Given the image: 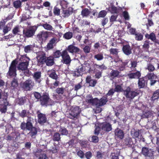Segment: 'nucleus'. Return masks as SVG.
I'll return each mask as SVG.
<instances>
[{
  "label": "nucleus",
  "mask_w": 159,
  "mask_h": 159,
  "mask_svg": "<svg viewBox=\"0 0 159 159\" xmlns=\"http://www.w3.org/2000/svg\"><path fill=\"white\" fill-rule=\"evenodd\" d=\"M86 101L88 103L97 106H101L106 104L107 102V99L105 98H102L100 100L95 98L93 99L92 96L89 95L86 97Z\"/></svg>",
  "instance_id": "f257e3e1"
},
{
  "label": "nucleus",
  "mask_w": 159,
  "mask_h": 159,
  "mask_svg": "<svg viewBox=\"0 0 159 159\" xmlns=\"http://www.w3.org/2000/svg\"><path fill=\"white\" fill-rule=\"evenodd\" d=\"M23 61L20 62L17 66V68L19 70H26V71L25 72V74L26 75H30V72L29 71L26 70L27 66L29 65L30 59L28 57H22Z\"/></svg>",
  "instance_id": "f03ea898"
},
{
  "label": "nucleus",
  "mask_w": 159,
  "mask_h": 159,
  "mask_svg": "<svg viewBox=\"0 0 159 159\" xmlns=\"http://www.w3.org/2000/svg\"><path fill=\"white\" fill-rule=\"evenodd\" d=\"M40 101L42 105L46 106L52 105L54 104L53 101L50 98L48 94L46 93L42 96Z\"/></svg>",
  "instance_id": "7ed1b4c3"
},
{
  "label": "nucleus",
  "mask_w": 159,
  "mask_h": 159,
  "mask_svg": "<svg viewBox=\"0 0 159 159\" xmlns=\"http://www.w3.org/2000/svg\"><path fill=\"white\" fill-rule=\"evenodd\" d=\"M124 93L125 96L130 99H133L139 94L138 91L137 90H132L129 87L127 88L126 90L124 91Z\"/></svg>",
  "instance_id": "20e7f679"
},
{
  "label": "nucleus",
  "mask_w": 159,
  "mask_h": 159,
  "mask_svg": "<svg viewBox=\"0 0 159 159\" xmlns=\"http://www.w3.org/2000/svg\"><path fill=\"white\" fill-rule=\"evenodd\" d=\"M37 29V26H34L30 27L26 30H23V32L24 36L27 38L32 37L34 35Z\"/></svg>",
  "instance_id": "39448f33"
},
{
  "label": "nucleus",
  "mask_w": 159,
  "mask_h": 159,
  "mask_svg": "<svg viewBox=\"0 0 159 159\" xmlns=\"http://www.w3.org/2000/svg\"><path fill=\"white\" fill-rule=\"evenodd\" d=\"M81 111V109L77 106L73 107L70 109L69 118L73 119L76 118Z\"/></svg>",
  "instance_id": "423d86ee"
},
{
  "label": "nucleus",
  "mask_w": 159,
  "mask_h": 159,
  "mask_svg": "<svg viewBox=\"0 0 159 159\" xmlns=\"http://www.w3.org/2000/svg\"><path fill=\"white\" fill-rule=\"evenodd\" d=\"M33 153L38 159H47L48 157L44 151L40 149L34 150Z\"/></svg>",
  "instance_id": "0eeeda50"
},
{
  "label": "nucleus",
  "mask_w": 159,
  "mask_h": 159,
  "mask_svg": "<svg viewBox=\"0 0 159 159\" xmlns=\"http://www.w3.org/2000/svg\"><path fill=\"white\" fill-rule=\"evenodd\" d=\"M17 62L16 61H13L11 65L9 67L8 72L7 74V77L9 75V76H15L16 75V65Z\"/></svg>",
  "instance_id": "6e6552de"
},
{
  "label": "nucleus",
  "mask_w": 159,
  "mask_h": 159,
  "mask_svg": "<svg viewBox=\"0 0 159 159\" xmlns=\"http://www.w3.org/2000/svg\"><path fill=\"white\" fill-rule=\"evenodd\" d=\"M7 98V95L6 94L4 98H3L2 101L0 102V111L2 113H5L7 111V106L8 104Z\"/></svg>",
  "instance_id": "1a4fd4ad"
},
{
  "label": "nucleus",
  "mask_w": 159,
  "mask_h": 159,
  "mask_svg": "<svg viewBox=\"0 0 159 159\" xmlns=\"http://www.w3.org/2000/svg\"><path fill=\"white\" fill-rule=\"evenodd\" d=\"M34 84V82L31 80H27L22 84V87L26 90H31L33 89Z\"/></svg>",
  "instance_id": "9d476101"
},
{
  "label": "nucleus",
  "mask_w": 159,
  "mask_h": 159,
  "mask_svg": "<svg viewBox=\"0 0 159 159\" xmlns=\"http://www.w3.org/2000/svg\"><path fill=\"white\" fill-rule=\"evenodd\" d=\"M61 57L62 59L61 61L64 63L66 64H70L71 60L66 50H65L62 51Z\"/></svg>",
  "instance_id": "9b49d317"
},
{
  "label": "nucleus",
  "mask_w": 159,
  "mask_h": 159,
  "mask_svg": "<svg viewBox=\"0 0 159 159\" xmlns=\"http://www.w3.org/2000/svg\"><path fill=\"white\" fill-rule=\"evenodd\" d=\"M115 137L117 139H122L124 136V134L122 130L117 128L114 131Z\"/></svg>",
  "instance_id": "f8f14e48"
},
{
  "label": "nucleus",
  "mask_w": 159,
  "mask_h": 159,
  "mask_svg": "<svg viewBox=\"0 0 159 159\" xmlns=\"http://www.w3.org/2000/svg\"><path fill=\"white\" fill-rule=\"evenodd\" d=\"M48 37V34L46 31H41L37 35V39L41 42L45 41Z\"/></svg>",
  "instance_id": "ddd939ff"
},
{
  "label": "nucleus",
  "mask_w": 159,
  "mask_h": 159,
  "mask_svg": "<svg viewBox=\"0 0 159 159\" xmlns=\"http://www.w3.org/2000/svg\"><path fill=\"white\" fill-rule=\"evenodd\" d=\"M102 129L105 132H109L112 130V127L111 125L108 122H104L101 125Z\"/></svg>",
  "instance_id": "4468645a"
},
{
  "label": "nucleus",
  "mask_w": 159,
  "mask_h": 159,
  "mask_svg": "<svg viewBox=\"0 0 159 159\" xmlns=\"http://www.w3.org/2000/svg\"><path fill=\"white\" fill-rule=\"evenodd\" d=\"M142 24L143 25H146L147 27V29H149L150 27L154 25V23L151 18H144L142 20Z\"/></svg>",
  "instance_id": "2eb2a0df"
},
{
  "label": "nucleus",
  "mask_w": 159,
  "mask_h": 159,
  "mask_svg": "<svg viewBox=\"0 0 159 159\" xmlns=\"http://www.w3.org/2000/svg\"><path fill=\"white\" fill-rule=\"evenodd\" d=\"M137 62L136 61L133 60H129L126 62L127 66L130 68L132 70H136V67L137 65Z\"/></svg>",
  "instance_id": "dca6fc26"
},
{
  "label": "nucleus",
  "mask_w": 159,
  "mask_h": 159,
  "mask_svg": "<svg viewBox=\"0 0 159 159\" xmlns=\"http://www.w3.org/2000/svg\"><path fill=\"white\" fill-rule=\"evenodd\" d=\"M37 58L39 62L42 63L46 61L47 58L45 53L43 52H39Z\"/></svg>",
  "instance_id": "f3484780"
},
{
  "label": "nucleus",
  "mask_w": 159,
  "mask_h": 159,
  "mask_svg": "<svg viewBox=\"0 0 159 159\" xmlns=\"http://www.w3.org/2000/svg\"><path fill=\"white\" fill-rule=\"evenodd\" d=\"M66 50L73 54L74 53L79 52L80 49L78 47L75 46L74 45L71 44L69 45L67 47Z\"/></svg>",
  "instance_id": "a211bd4d"
},
{
  "label": "nucleus",
  "mask_w": 159,
  "mask_h": 159,
  "mask_svg": "<svg viewBox=\"0 0 159 159\" xmlns=\"http://www.w3.org/2000/svg\"><path fill=\"white\" fill-rule=\"evenodd\" d=\"M142 153L145 156L151 157L153 155V151L151 149L144 147L142 148Z\"/></svg>",
  "instance_id": "6ab92c4d"
},
{
  "label": "nucleus",
  "mask_w": 159,
  "mask_h": 159,
  "mask_svg": "<svg viewBox=\"0 0 159 159\" xmlns=\"http://www.w3.org/2000/svg\"><path fill=\"white\" fill-rule=\"evenodd\" d=\"M21 129L23 130L27 129L30 130L33 127L32 123H26L23 122L21 123L20 126Z\"/></svg>",
  "instance_id": "aec40b11"
},
{
  "label": "nucleus",
  "mask_w": 159,
  "mask_h": 159,
  "mask_svg": "<svg viewBox=\"0 0 159 159\" xmlns=\"http://www.w3.org/2000/svg\"><path fill=\"white\" fill-rule=\"evenodd\" d=\"M38 122L41 124H43L45 123L47 120V118L45 115L42 113L38 111Z\"/></svg>",
  "instance_id": "412c9836"
},
{
  "label": "nucleus",
  "mask_w": 159,
  "mask_h": 159,
  "mask_svg": "<svg viewBox=\"0 0 159 159\" xmlns=\"http://www.w3.org/2000/svg\"><path fill=\"white\" fill-rule=\"evenodd\" d=\"M108 10L111 13H117L121 10V8L120 7H115L113 4L111 3L109 7Z\"/></svg>",
  "instance_id": "4be33fe9"
},
{
  "label": "nucleus",
  "mask_w": 159,
  "mask_h": 159,
  "mask_svg": "<svg viewBox=\"0 0 159 159\" xmlns=\"http://www.w3.org/2000/svg\"><path fill=\"white\" fill-rule=\"evenodd\" d=\"M86 82L89 84L90 86L93 87L97 84V81L95 80L92 79L91 77L89 76L86 78Z\"/></svg>",
  "instance_id": "5701e85b"
},
{
  "label": "nucleus",
  "mask_w": 159,
  "mask_h": 159,
  "mask_svg": "<svg viewBox=\"0 0 159 159\" xmlns=\"http://www.w3.org/2000/svg\"><path fill=\"white\" fill-rule=\"evenodd\" d=\"M84 66L82 65L79 66L75 71V75L79 76L83 74L84 71Z\"/></svg>",
  "instance_id": "b1692460"
},
{
  "label": "nucleus",
  "mask_w": 159,
  "mask_h": 159,
  "mask_svg": "<svg viewBox=\"0 0 159 159\" xmlns=\"http://www.w3.org/2000/svg\"><path fill=\"white\" fill-rule=\"evenodd\" d=\"M119 73V72L118 70H112L108 76L111 80H112L115 77L118 76Z\"/></svg>",
  "instance_id": "393cba45"
},
{
  "label": "nucleus",
  "mask_w": 159,
  "mask_h": 159,
  "mask_svg": "<svg viewBox=\"0 0 159 159\" xmlns=\"http://www.w3.org/2000/svg\"><path fill=\"white\" fill-rule=\"evenodd\" d=\"M33 77L36 82L40 83L41 80V72H36L34 73Z\"/></svg>",
  "instance_id": "a878e982"
},
{
  "label": "nucleus",
  "mask_w": 159,
  "mask_h": 159,
  "mask_svg": "<svg viewBox=\"0 0 159 159\" xmlns=\"http://www.w3.org/2000/svg\"><path fill=\"white\" fill-rule=\"evenodd\" d=\"M122 49L124 53L126 55H129L131 53V49L128 45L124 46Z\"/></svg>",
  "instance_id": "bb28decb"
},
{
  "label": "nucleus",
  "mask_w": 159,
  "mask_h": 159,
  "mask_svg": "<svg viewBox=\"0 0 159 159\" xmlns=\"http://www.w3.org/2000/svg\"><path fill=\"white\" fill-rule=\"evenodd\" d=\"M128 76L130 79H139L141 76V73L139 71L134 73L129 74Z\"/></svg>",
  "instance_id": "cd10ccee"
},
{
  "label": "nucleus",
  "mask_w": 159,
  "mask_h": 159,
  "mask_svg": "<svg viewBox=\"0 0 159 159\" xmlns=\"http://www.w3.org/2000/svg\"><path fill=\"white\" fill-rule=\"evenodd\" d=\"M145 79L144 78H142L139 79L138 84L139 88L144 87L147 84V82Z\"/></svg>",
  "instance_id": "c85d7f7f"
},
{
  "label": "nucleus",
  "mask_w": 159,
  "mask_h": 159,
  "mask_svg": "<svg viewBox=\"0 0 159 159\" xmlns=\"http://www.w3.org/2000/svg\"><path fill=\"white\" fill-rule=\"evenodd\" d=\"M145 37L148 39H150L153 42H156V37L155 34L152 32L150 34H146L145 35Z\"/></svg>",
  "instance_id": "c756f323"
},
{
  "label": "nucleus",
  "mask_w": 159,
  "mask_h": 159,
  "mask_svg": "<svg viewBox=\"0 0 159 159\" xmlns=\"http://www.w3.org/2000/svg\"><path fill=\"white\" fill-rule=\"evenodd\" d=\"M48 74L49 76L52 78L56 80L58 78L57 75L56 74L55 71L54 70H51L48 72Z\"/></svg>",
  "instance_id": "7c9ffc66"
},
{
  "label": "nucleus",
  "mask_w": 159,
  "mask_h": 159,
  "mask_svg": "<svg viewBox=\"0 0 159 159\" xmlns=\"http://www.w3.org/2000/svg\"><path fill=\"white\" fill-rule=\"evenodd\" d=\"M45 62L46 63L47 65L49 66H52L54 63L53 57H50L47 58L46 61Z\"/></svg>",
  "instance_id": "2f4dec72"
},
{
  "label": "nucleus",
  "mask_w": 159,
  "mask_h": 159,
  "mask_svg": "<svg viewBox=\"0 0 159 159\" xmlns=\"http://www.w3.org/2000/svg\"><path fill=\"white\" fill-rule=\"evenodd\" d=\"M139 134V130H135L134 129L131 130V135L133 138L138 137Z\"/></svg>",
  "instance_id": "473e14b6"
},
{
  "label": "nucleus",
  "mask_w": 159,
  "mask_h": 159,
  "mask_svg": "<svg viewBox=\"0 0 159 159\" xmlns=\"http://www.w3.org/2000/svg\"><path fill=\"white\" fill-rule=\"evenodd\" d=\"M94 58L96 59L97 61H101L104 58L103 54L101 52L95 55L94 56Z\"/></svg>",
  "instance_id": "72a5a7b5"
},
{
  "label": "nucleus",
  "mask_w": 159,
  "mask_h": 159,
  "mask_svg": "<svg viewBox=\"0 0 159 159\" xmlns=\"http://www.w3.org/2000/svg\"><path fill=\"white\" fill-rule=\"evenodd\" d=\"M73 33L69 31L65 33L63 36V38L66 39H70L73 37Z\"/></svg>",
  "instance_id": "f704fd0d"
},
{
  "label": "nucleus",
  "mask_w": 159,
  "mask_h": 159,
  "mask_svg": "<svg viewBox=\"0 0 159 159\" xmlns=\"http://www.w3.org/2000/svg\"><path fill=\"white\" fill-rule=\"evenodd\" d=\"M159 98V89L154 92L152 97L151 98L152 100H155Z\"/></svg>",
  "instance_id": "c9c22d12"
},
{
  "label": "nucleus",
  "mask_w": 159,
  "mask_h": 159,
  "mask_svg": "<svg viewBox=\"0 0 159 159\" xmlns=\"http://www.w3.org/2000/svg\"><path fill=\"white\" fill-rule=\"evenodd\" d=\"M34 47L32 45H28L24 47V51L26 53H29L33 49Z\"/></svg>",
  "instance_id": "e433bc0d"
},
{
  "label": "nucleus",
  "mask_w": 159,
  "mask_h": 159,
  "mask_svg": "<svg viewBox=\"0 0 159 159\" xmlns=\"http://www.w3.org/2000/svg\"><path fill=\"white\" fill-rule=\"evenodd\" d=\"M20 27L19 26H16L14 27L12 30L13 34L15 35L18 34L20 32Z\"/></svg>",
  "instance_id": "4c0bfd02"
},
{
  "label": "nucleus",
  "mask_w": 159,
  "mask_h": 159,
  "mask_svg": "<svg viewBox=\"0 0 159 159\" xmlns=\"http://www.w3.org/2000/svg\"><path fill=\"white\" fill-rule=\"evenodd\" d=\"M30 130V132L29 134L32 137H33L37 134V129L34 127H33L32 128H31V129Z\"/></svg>",
  "instance_id": "58836bf2"
},
{
  "label": "nucleus",
  "mask_w": 159,
  "mask_h": 159,
  "mask_svg": "<svg viewBox=\"0 0 159 159\" xmlns=\"http://www.w3.org/2000/svg\"><path fill=\"white\" fill-rule=\"evenodd\" d=\"M59 131L62 135H67L68 134L67 130L65 128L63 127L60 128Z\"/></svg>",
  "instance_id": "ea45409f"
},
{
  "label": "nucleus",
  "mask_w": 159,
  "mask_h": 159,
  "mask_svg": "<svg viewBox=\"0 0 159 159\" xmlns=\"http://www.w3.org/2000/svg\"><path fill=\"white\" fill-rule=\"evenodd\" d=\"M118 63L120 64L121 66L119 67V69L120 71H123L125 68V66L127 65L126 62H122L121 61H118Z\"/></svg>",
  "instance_id": "a19ab883"
},
{
  "label": "nucleus",
  "mask_w": 159,
  "mask_h": 159,
  "mask_svg": "<svg viewBox=\"0 0 159 159\" xmlns=\"http://www.w3.org/2000/svg\"><path fill=\"white\" fill-rule=\"evenodd\" d=\"M53 12L55 15L59 16L60 15V9L57 7L55 6L54 7Z\"/></svg>",
  "instance_id": "79ce46f5"
},
{
  "label": "nucleus",
  "mask_w": 159,
  "mask_h": 159,
  "mask_svg": "<svg viewBox=\"0 0 159 159\" xmlns=\"http://www.w3.org/2000/svg\"><path fill=\"white\" fill-rule=\"evenodd\" d=\"M115 92H120L123 91V89L122 87L120 85L117 84L116 83L115 84V88L114 89Z\"/></svg>",
  "instance_id": "37998d69"
},
{
  "label": "nucleus",
  "mask_w": 159,
  "mask_h": 159,
  "mask_svg": "<svg viewBox=\"0 0 159 159\" xmlns=\"http://www.w3.org/2000/svg\"><path fill=\"white\" fill-rule=\"evenodd\" d=\"M61 139L60 134L59 133L54 134L53 137V140L54 141H59Z\"/></svg>",
  "instance_id": "c03bdc74"
},
{
  "label": "nucleus",
  "mask_w": 159,
  "mask_h": 159,
  "mask_svg": "<svg viewBox=\"0 0 159 159\" xmlns=\"http://www.w3.org/2000/svg\"><path fill=\"white\" fill-rule=\"evenodd\" d=\"M59 41V39H57L55 38H53L50 39L49 42L54 46L55 44Z\"/></svg>",
  "instance_id": "a18cd8bd"
},
{
  "label": "nucleus",
  "mask_w": 159,
  "mask_h": 159,
  "mask_svg": "<svg viewBox=\"0 0 159 159\" xmlns=\"http://www.w3.org/2000/svg\"><path fill=\"white\" fill-rule=\"evenodd\" d=\"M14 7L16 8H18L20 7L21 5V2L19 0L15 1L13 2Z\"/></svg>",
  "instance_id": "49530a36"
},
{
  "label": "nucleus",
  "mask_w": 159,
  "mask_h": 159,
  "mask_svg": "<svg viewBox=\"0 0 159 159\" xmlns=\"http://www.w3.org/2000/svg\"><path fill=\"white\" fill-rule=\"evenodd\" d=\"M125 142L126 145H131L133 143L132 138L129 137H128L125 139Z\"/></svg>",
  "instance_id": "de8ad7c7"
},
{
  "label": "nucleus",
  "mask_w": 159,
  "mask_h": 159,
  "mask_svg": "<svg viewBox=\"0 0 159 159\" xmlns=\"http://www.w3.org/2000/svg\"><path fill=\"white\" fill-rule=\"evenodd\" d=\"M89 12L87 9H85L81 11V15L83 16H87L89 14Z\"/></svg>",
  "instance_id": "09e8293b"
},
{
  "label": "nucleus",
  "mask_w": 159,
  "mask_h": 159,
  "mask_svg": "<svg viewBox=\"0 0 159 159\" xmlns=\"http://www.w3.org/2000/svg\"><path fill=\"white\" fill-rule=\"evenodd\" d=\"M28 112H27L25 110H22L20 113V116L22 117H24L29 116Z\"/></svg>",
  "instance_id": "8fccbe9b"
},
{
  "label": "nucleus",
  "mask_w": 159,
  "mask_h": 159,
  "mask_svg": "<svg viewBox=\"0 0 159 159\" xmlns=\"http://www.w3.org/2000/svg\"><path fill=\"white\" fill-rule=\"evenodd\" d=\"M43 26L44 28L47 30H52L53 28L50 25L46 23L43 25Z\"/></svg>",
  "instance_id": "3c124183"
},
{
  "label": "nucleus",
  "mask_w": 159,
  "mask_h": 159,
  "mask_svg": "<svg viewBox=\"0 0 159 159\" xmlns=\"http://www.w3.org/2000/svg\"><path fill=\"white\" fill-rule=\"evenodd\" d=\"M94 72L95 74V76L96 78L99 79L102 76V72L101 71L95 70Z\"/></svg>",
  "instance_id": "603ef678"
},
{
  "label": "nucleus",
  "mask_w": 159,
  "mask_h": 159,
  "mask_svg": "<svg viewBox=\"0 0 159 159\" xmlns=\"http://www.w3.org/2000/svg\"><path fill=\"white\" fill-rule=\"evenodd\" d=\"M10 24H8L6 26L4 27L3 31L4 34L7 33L11 30V27L10 26Z\"/></svg>",
  "instance_id": "864d4df0"
},
{
  "label": "nucleus",
  "mask_w": 159,
  "mask_h": 159,
  "mask_svg": "<svg viewBox=\"0 0 159 159\" xmlns=\"http://www.w3.org/2000/svg\"><path fill=\"white\" fill-rule=\"evenodd\" d=\"M135 36V39L137 40H141L143 39V35L140 33L136 34Z\"/></svg>",
  "instance_id": "5fc2aeb1"
},
{
  "label": "nucleus",
  "mask_w": 159,
  "mask_h": 159,
  "mask_svg": "<svg viewBox=\"0 0 159 159\" xmlns=\"http://www.w3.org/2000/svg\"><path fill=\"white\" fill-rule=\"evenodd\" d=\"M115 91L114 89H110L108 92V93L106 95V96L107 98H106L107 100V98H108L109 96H111L114 93Z\"/></svg>",
  "instance_id": "6e6d98bb"
},
{
  "label": "nucleus",
  "mask_w": 159,
  "mask_h": 159,
  "mask_svg": "<svg viewBox=\"0 0 159 159\" xmlns=\"http://www.w3.org/2000/svg\"><path fill=\"white\" fill-rule=\"evenodd\" d=\"M147 77L149 80H153L156 78V76L152 73L148 74L147 75Z\"/></svg>",
  "instance_id": "4d7b16f0"
},
{
  "label": "nucleus",
  "mask_w": 159,
  "mask_h": 159,
  "mask_svg": "<svg viewBox=\"0 0 159 159\" xmlns=\"http://www.w3.org/2000/svg\"><path fill=\"white\" fill-rule=\"evenodd\" d=\"M107 12L105 10H102L99 13L98 17H104L107 15Z\"/></svg>",
  "instance_id": "13d9d810"
},
{
  "label": "nucleus",
  "mask_w": 159,
  "mask_h": 159,
  "mask_svg": "<svg viewBox=\"0 0 159 159\" xmlns=\"http://www.w3.org/2000/svg\"><path fill=\"white\" fill-rule=\"evenodd\" d=\"M62 55V53L60 51L58 50L56 51L54 53L53 57L55 58H59Z\"/></svg>",
  "instance_id": "bf43d9fd"
},
{
  "label": "nucleus",
  "mask_w": 159,
  "mask_h": 159,
  "mask_svg": "<svg viewBox=\"0 0 159 159\" xmlns=\"http://www.w3.org/2000/svg\"><path fill=\"white\" fill-rule=\"evenodd\" d=\"M104 154L102 152L98 151L97 152L96 157L97 159H102Z\"/></svg>",
  "instance_id": "052dcab7"
},
{
  "label": "nucleus",
  "mask_w": 159,
  "mask_h": 159,
  "mask_svg": "<svg viewBox=\"0 0 159 159\" xmlns=\"http://www.w3.org/2000/svg\"><path fill=\"white\" fill-rule=\"evenodd\" d=\"M56 92L59 95L63 94L64 92L63 88H58L56 90Z\"/></svg>",
  "instance_id": "680f3d73"
},
{
  "label": "nucleus",
  "mask_w": 159,
  "mask_h": 159,
  "mask_svg": "<svg viewBox=\"0 0 159 159\" xmlns=\"http://www.w3.org/2000/svg\"><path fill=\"white\" fill-rule=\"evenodd\" d=\"M53 47L54 46H53V45H52L49 42L46 46L45 47V50L47 51L52 49Z\"/></svg>",
  "instance_id": "e2e57ef3"
},
{
  "label": "nucleus",
  "mask_w": 159,
  "mask_h": 159,
  "mask_svg": "<svg viewBox=\"0 0 159 159\" xmlns=\"http://www.w3.org/2000/svg\"><path fill=\"white\" fill-rule=\"evenodd\" d=\"M148 69L149 71H153L155 70L154 66L150 63H149L147 65Z\"/></svg>",
  "instance_id": "0e129e2a"
},
{
  "label": "nucleus",
  "mask_w": 159,
  "mask_h": 159,
  "mask_svg": "<svg viewBox=\"0 0 159 159\" xmlns=\"http://www.w3.org/2000/svg\"><path fill=\"white\" fill-rule=\"evenodd\" d=\"M25 97H23L19 98L17 101L18 103L20 105H22L25 102Z\"/></svg>",
  "instance_id": "69168bd1"
},
{
  "label": "nucleus",
  "mask_w": 159,
  "mask_h": 159,
  "mask_svg": "<svg viewBox=\"0 0 159 159\" xmlns=\"http://www.w3.org/2000/svg\"><path fill=\"white\" fill-rule=\"evenodd\" d=\"M91 49V48L89 46H85L83 48V50L84 52L87 53H88L90 52Z\"/></svg>",
  "instance_id": "338daca9"
},
{
  "label": "nucleus",
  "mask_w": 159,
  "mask_h": 159,
  "mask_svg": "<svg viewBox=\"0 0 159 159\" xmlns=\"http://www.w3.org/2000/svg\"><path fill=\"white\" fill-rule=\"evenodd\" d=\"M84 155L86 158L87 159H90L92 156V153L90 151L87 152Z\"/></svg>",
  "instance_id": "774afa93"
}]
</instances>
